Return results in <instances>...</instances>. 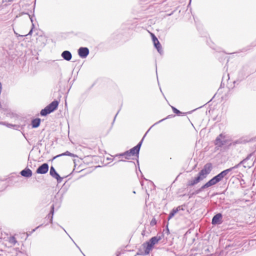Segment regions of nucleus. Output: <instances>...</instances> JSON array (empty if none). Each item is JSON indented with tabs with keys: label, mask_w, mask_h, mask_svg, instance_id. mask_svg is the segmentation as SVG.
<instances>
[{
	"label": "nucleus",
	"mask_w": 256,
	"mask_h": 256,
	"mask_svg": "<svg viewBox=\"0 0 256 256\" xmlns=\"http://www.w3.org/2000/svg\"><path fill=\"white\" fill-rule=\"evenodd\" d=\"M204 179L198 174L196 177L192 178L188 180L187 186H192L198 184Z\"/></svg>",
	"instance_id": "7"
},
{
	"label": "nucleus",
	"mask_w": 256,
	"mask_h": 256,
	"mask_svg": "<svg viewBox=\"0 0 256 256\" xmlns=\"http://www.w3.org/2000/svg\"><path fill=\"white\" fill-rule=\"evenodd\" d=\"M62 57L65 60L67 61H70L72 58V54L70 51L64 50V51L62 54Z\"/></svg>",
	"instance_id": "13"
},
{
	"label": "nucleus",
	"mask_w": 256,
	"mask_h": 256,
	"mask_svg": "<svg viewBox=\"0 0 256 256\" xmlns=\"http://www.w3.org/2000/svg\"><path fill=\"white\" fill-rule=\"evenodd\" d=\"M5 252L2 250H0V256H4Z\"/></svg>",
	"instance_id": "27"
},
{
	"label": "nucleus",
	"mask_w": 256,
	"mask_h": 256,
	"mask_svg": "<svg viewBox=\"0 0 256 256\" xmlns=\"http://www.w3.org/2000/svg\"><path fill=\"white\" fill-rule=\"evenodd\" d=\"M218 182H220V181L218 180L216 176H214L209 181H208V184L210 185V186L216 184Z\"/></svg>",
	"instance_id": "19"
},
{
	"label": "nucleus",
	"mask_w": 256,
	"mask_h": 256,
	"mask_svg": "<svg viewBox=\"0 0 256 256\" xmlns=\"http://www.w3.org/2000/svg\"><path fill=\"white\" fill-rule=\"evenodd\" d=\"M174 216V214H173L172 213L170 212L168 216V220L172 218Z\"/></svg>",
	"instance_id": "28"
},
{
	"label": "nucleus",
	"mask_w": 256,
	"mask_h": 256,
	"mask_svg": "<svg viewBox=\"0 0 256 256\" xmlns=\"http://www.w3.org/2000/svg\"><path fill=\"white\" fill-rule=\"evenodd\" d=\"M172 115H168L167 117H166V118H163V119H162V120H159L158 122H156L155 124H156L160 123V122H162L163 120H166V119L169 118H171V117H172Z\"/></svg>",
	"instance_id": "26"
},
{
	"label": "nucleus",
	"mask_w": 256,
	"mask_h": 256,
	"mask_svg": "<svg viewBox=\"0 0 256 256\" xmlns=\"http://www.w3.org/2000/svg\"><path fill=\"white\" fill-rule=\"evenodd\" d=\"M32 28L34 26V24H33V23H32Z\"/></svg>",
	"instance_id": "37"
},
{
	"label": "nucleus",
	"mask_w": 256,
	"mask_h": 256,
	"mask_svg": "<svg viewBox=\"0 0 256 256\" xmlns=\"http://www.w3.org/2000/svg\"><path fill=\"white\" fill-rule=\"evenodd\" d=\"M90 51L88 48L80 47L78 50V54L81 58H86L89 54Z\"/></svg>",
	"instance_id": "8"
},
{
	"label": "nucleus",
	"mask_w": 256,
	"mask_h": 256,
	"mask_svg": "<svg viewBox=\"0 0 256 256\" xmlns=\"http://www.w3.org/2000/svg\"><path fill=\"white\" fill-rule=\"evenodd\" d=\"M48 164L44 163L37 168L36 172L39 174H45L48 172Z\"/></svg>",
	"instance_id": "9"
},
{
	"label": "nucleus",
	"mask_w": 256,
	"mask_h": 256,
	"mask_svg": "<svg viewBox=\"0 0 256 256\" xmlns=\"http://www.w3.org/2000/svg\"><path fill=\"white\" fill-rule=\"evenodd\" d=\"M222 214L218 213L216 214L212 218V224H220L222 222Z\"/></svg>",
	"instance_id": "11"
},
{
	"label": "nucleus",
	"mask_w": 256,
	"mask_h": 256,
	"mask_svg": "<svg viewBox=\"0 0 256 256\" xmlns=\"http://www.w3.org/2000/svg\"><path fill=\"white\" fill-rule=\"evenodd\" d=\"M150 35H151L152 40L154 44V47L156 48L158 52L160 54H162V50L161 44L160 43L158 39L157 38L156 36L154 34L150 33Z\"/></svg>",
	"instance_id": "5"
},
{
	"label": "nucleus",
	"mask_w": 256,
	"mask_h": 256,
	"mask_svg": "<svg viewBox=\"0 0 256 256\" xmlns=\"http://www.w3.org/2000/svg\"><path fill=\"white\" fill-rule=\"evenodd\" d=\"M156 224V222L155 221V220H152V222H151V224Z\"/></svg>",
	"instance_id": "31"
},
{
	"label": "nucleus",
	"mask_w": 256,
	"mask_h": 256,
	"mask_svg": "<svg viewBox=\"0 0 256 256\" xmlns=\"http://www.w3.org/2000/svg\"><path fill=\"white\" fill-rule=\"evenodd\" d=\"M216 176L217 178L220 182L224 178V176L222 174L221 172Z\"/></svg>",
	"instance_id": "25"
},
{
	"label": "nucleus",
	"mask_w": 256,
	"mask_h": 256,
	"mask_svg": "<svg viewBox=\"0 0 256 256\" xmlns=\"http://www.w3.org/2000/svg\"><path fill=\"white\" fill-rule=\"evenodd\" d=\"M224 136L222 134H220L216 139L214 144L218 147H221L226 143L225 140H223Z\"/></svg>",
	"instance_id": "10"
},
{
	"label": "nucleus",
	"mask_w": 256,
	"mask_h": 256,
	"mask_svg": "<svg viewBox=\"0 0 256 256\" xmlns=\"http://www.w3.org/2000/svg\"><path fill=\"white\" fill-rule=\"evenodd\" d=\"M252 155H253V153L250 154H249L248 155V156L244 159L243 160L240 161L238 164L235 165L234 166L231 167L228 169H226V170L222 171L221 172V173L224 176V178L226 176L229 174L230 172H232V170H234L236 168H238L242 164H244V168H250L251 167H252L254 166V162L250 165H249V164L245 165L244 164H246V161H248V160H249L250 158L252 156Z\"/></svg>",
	"instance_id": "1"
},
{
	"label": "nucleus",
	"mask_w": 256,
	"mask_h": 256,
	"mask_svg": "<svg viewBox=\"0 0 256 256\" xmlns=\"http://www.w3.org/2000/svg\"><path fill=\"white\" fill-rule=\"evenodd\" d=\"M40 118H35L32 122V126L34 128H38L40 124Z\"/></svg>",
	"instance_id": "18"
},
{
	"label": "nucleus",
	"mask_w": 256,
	"mask_h": 256,
	"mask_svg": "<svg viewBox=\"0 0 256 256\" xmlns=\"http://www.w3.org/2000/svg\"><path fill=\"white\" fill-rule=\"evenodd\" d=\"M128 151L132 156L136 155L137 156V158L138 157L139 152L137 150H136L134 148H132Z\"/></svg>",
	"instance_id": "20"
},
{
	"label": "nucleus",
	"mask_w": 256,
	"mask_h": 256,
	"mask_svg": "<svg viewBox=\"0 0 256 256\" xmlns=\"http://www.w3.org/2000/svg\"><path fill=\"white\" fill-rule=\"evenodd\" d=\"M121 161H122V162H125L126 160H122H122H118V162H121Z\"/></svg>",
	"instance_id": "32"
},
{
	"label": "nucleus",
	"mask_w": 256,
	"mask_h": 256,
	"mask_svg": "<svg viewBox=\"0 0 256 256\" xmlns=\"http://www.w3.org/2000/svg\"><path fill=\"white\" fill-rule=\"evenodd\" d=\"M212 166L211 163L206 164L203 168L198 172V174L203 178H205L207 175L212 171Z\"/></svg>",
	"instance_id": "4"
},
{
	"label": "nucleus",
	"mask_w": 256,
	"mask_h": 256,
	"mask_svg": "<svg viewBox=\"0 0 256 256\" xmlns=\"http://www.w3.org/2000/svg\"><path fill=\"white\" fill-rule=\"evenodd\" d=\"M62 229L64 230L65 232H66L65 229H64V228H62Z\"/></svg>",
	"instance_id": "38"
},
{
	"label": "nucleus",
	"mask_w": 256,
	"mask_h": 256,
	"mask_svg": "<svg viewBox=\"0 0 256 256\" xmlns=\"http://www.w3.org/2000/svg\"><path fill=\"white\" fill-rule=\"evenodd\" d=\"M20 174L26 178H30L32 176V171L30 168H25L20 172Z\"/></svg>",
	"instance_id": "12"
},
{
	"label": "nucleus",
	"mask_w": 256,
	"mask_h": 256,
	"mask_svg": "<svg viewBox=\"0 0 256 256\" xmlns=\"http://www.w3.org/2000/svg\"><path fill=\"white\" fill-rule=\"evenodd\" d=\"M122 156L124 157V158L126 160H129L130 158V157L132 156L130 154H129L128 151L127 150L123 153H121L120 154H116L115 156V157H118V158H120Z\"/></svg>",
	"instance_id": "16"
},
{
	"label": "nucleus",
	"mask_w": 256,
	"mask_h": 256,
	"mask_svg": "<svg viewBox=\"0 0 256 256\" xmlns=\"http://www.w3.org/2000/svg\"><path fill=\"white\" fill-rule=\"evenodd\" d=\"M54 214V205L52 204L51 206V210L50 211V212L47 216V218L48 219H50V224L52 223Z\"/></svg>",
	"instance_id": "17"
},
{
	"label": "nucleus",
	"mask_w": 256,
	"mask_h": 256,
	"mask_svg": "<svg viewBox=\"0 0 256 256\" xmlns=\"http://www.w3.org/2000/svg\"><path fill=\"white\" fill-rule=\"evenodd\" d=\"M73 156V154H72V153H70V152H68V151H66V152H64V153H62V154H58L57 156H54V159H55L58 157H60V156Z\"/></svg>",
	"instance_id": "22"
},
{
	"label": "nucleus",
	"mask_w": 256,
	"mask_h": 256,
	"mask_svg": "<svg viewBox=\"0 0 256 256\" xmlns=\"http://www.w3.org/2000/svg\"><path fill=\"white\" fill-rule=\"evenodd\" d=\"M180 210H183V208L180 206H178L176 208H173L170 212L175 215Z\"/></svg>",
	"instance_id": "23"
},
{
	"label": "nucleus",
	"mask_w": 256,
	"mask_h": 256,
	"mask_svg": "<svg viewBox=\"0 0 256 256\" xmlns=\"http://www.w3.org/2000/svg\"><path fill=\"white\" fill-rule=\"evenodd\" d=\"M137 163L138 164V160H137Z\"/></svg>",
	"instance_id": "39"
},
{
	"label": "nucleus",
	"mask_w": 256,
	"mask_h": 256,
	"mask_svg": "<svg viewBox=\"0 0 256 256\" xmlns=\"http://www.w3.org/2000/svg\"><path fill=\"white\" fill-rule=\"evenodd\" d=\"M30 20H31L32 22V23L33 22L32 18H30Z\"/></svg>",
	"instance_id": "35"
},
{
	"label": "nucleus",
	"mask_w": 256,
	"mask_h": 256,
	"mask_svg": "<svg viewBox=\"0 0 256 256\" xmlns=\"http://www.w3.org/2000/svg\"><path fill=\"white\" fill-rule=\"evenodd\" d=\"M172 111L174 113L177 114L178 115H180V114H182V112H180L179 110H178L177 108H176L172 106Z\"/></svg>",
	"instance_id": "24"
},
{
	"label": "nucleus",
	"mask_w": 256,
	"mask_h": 256,
	"mask_svg": "<svg viewBox=\"0 0 256 256\" xmlns=\"http://www.w3.org/2000/svg\"><path fill=\"white\" fill-rule=\"evenodd\" d=\"M148 133V132H146V134H144V136H146V134Z\"/></svg>",
	"instance_id": "36"
},
{
	"label": "nucleus",
	"mask_w": 256,
	"mask_h": 256,
	"mask_svg": "<svg viewBox=\"0 0 256 256\" xmlns=\"http://www.w3.org/2000/svg\"><path fill=\"white\" fill-rule=\"evenodd\" d=\"M161 240L160 236L152 237L148 241L144 242L142 244L144 248V254H149L150 250H152L154 244L158 243Z\"/></svg>",
	"instance_id": "2"
},
{
	"label": "nucleus",
	"mask_w": 256,
	"mask_h": 256,
	"mask_svg": "<svg viewBox=\"0 0 256 256\" xmlns=\"http://www.w3.org/2000/svg\"><path fill=\"white\" fill-rule=\"evenodd\" d=\"M42 226V224H40V226H37L36 228L32 230V232H34L36 230V229Z\"/></svg>",
	"instance_id": "29"
},
{
	"label": "nucleus",
	"mask_w": 256,
	"mask_h": 256,
	"mask_svg": "<svg viewBox=\"0 0 256 256\" xmlns=\"http://www.w3.org/2000/svg\"><path fill=\"white\" fill-rule=\"evenodd\" d=\"M6 240L9 243L10 246H14L18 242L14 236H8Z\"/></svg>",
	"instance_id": "15"
},
{
	"label": "nucleus",
	"mask_w": 256,
	"mask_h": 256,
	"mask_svg": "<svg viewBox=\"0 0 256 256\" xmlns=\"http://www.w3.org/2000/svg\"><path fill=\"white\" fill-rule=\"evenodd\" d=\"M210 186V185L208 184V182L205 184L204 185H203L200 188L197 190L195 191V192H192L190 194L189 198L192 197L194 194H197L202 192L204 189L208 188V187Z\"/></svg>",
	"instance_id": "14"
},
{
	"label": "nucleus",
	"mask_w": 256,
	"mask_h": 256,
	"mask_svg": "<svg viewBox=\"0 0 256 256\" xmlns=\"http://www.w3.org/2000/svg\"><path fill=\"white\" fill-rule=\"evenodd\" d=\"M50 174L52 178L56 179L58 183H60L62 182V178L60 176V175L56 172L54 167L52 166L50 168Z\"/></svg>",
	"instance_id": "6"
},
{
	"label": "nucleus",
	"mask_w": 256,
	"mask_h": 256,
	"mask_svg": "<svg viewBox=\"0 0 256 256\" xmlns=\"http://www.w3.org/2000/svg\"><path fill=\"white\" fill-rule=\"evenodd\" d=\"M144 138V136L142 140L138 142V144L136 146L134 147V149L136 150H137L138 152H140V150L141 146L142 144Z\"/></svg>",
	"instance_id": "21"
},
{
	"label": "nucleus",
	"mask_w": 256,
	"mask_h": 256,
	"mask_svg": "<svg viewBox=\"0 0 256 256\" xmlns=\"http://www.w3.org/2000/svg\"><path fill=\"white\" fill-rule=\"evenodd\" d=\"M166 232H167L168 234L169 233V230H168V228H166Z\"/></svg>",
	"instance_id": "34"
},
{
	"label": "nucleus",
	"mask_w": 256,
	"mask_h": 256,
	"mask_svg": "<svg viewBox=\"0 0 256 256\" xmlns=\"http://www.w3.org/2000/svg\"><path fill=\"white\" fill-rule=\"evenodd\" d=\"M58 102L57 100H54L50 104L44 108L40 111V114L42 116H46L47 114L53 112L58 106Z\"/></svg>",
	"instance_id": "3"
},
{
	"label": "nucleus",
	"mask_w": 256,
	"mask_h": 256,
	"mask_svg": "<svg viewBox=\"0 0 256 256\" xmlns=\"http://www.w3.org/2000/svg\"><path fill=\"white\" fill-rule=\"evenodd\" d=\"M118 113L116 114V115L115 116L114 121V120H115V119H116V116L118 115Z\"/></svg>",
	"instance_id": "33"
},
{
	"label": "nucleus",
	"mask_w": 256,
	"mask_h": 256,
	"mask_svg": "<svg viewBox=\"0 0 256 256\" xmlns=\"http://www.w3.org/2000/svg\"><path fill=\"white\" fill-rule=\"evenodd\" d=\"M32 28L30 30V32H28V35H30L32 34Z\"/></svg>",
	"instance_id": "30"
}]
</instances>
